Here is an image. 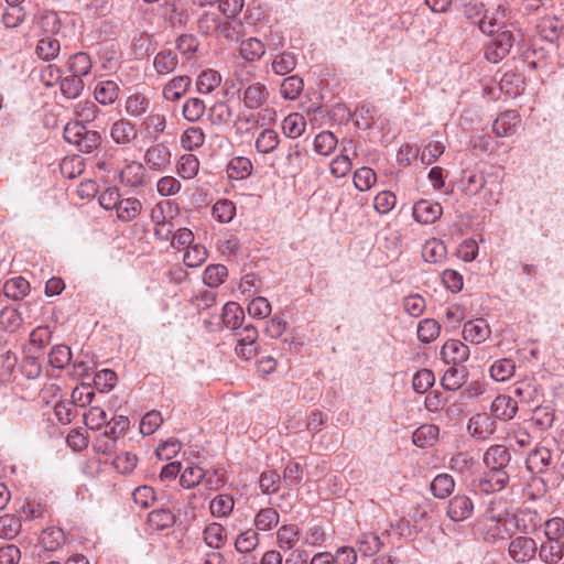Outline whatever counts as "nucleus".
I'll return each mask as SVG.
<instances>
[{
    "mask_svg": "<svg viewBox=\"0 0 564 564\" xmlns=\"http://www.w3.org/2000/svg\"><path fill=\"white\" fill-rule=\"evenodd\" d=\"M66 142L75 145L83 153H90L101 142V135L96 130H89L82 121L68 122L63 132Z\"/></svg>",
    "mask_w": 564,
    "mask_h": 564,
    "instance_id": "f257e3e1",
    "label": "nucleus"
},
{
    "mask_svg": "<svg viewBox=\"0 0 564 564\" xmlns=\"http://www.w3.org/2000/svg\"><path fill=\"white\" fill-rule=\"evenodd\" d=\"M490 41L485 47V57L490 63H498L503 59L513 46L514 37L511 31L499 29L495 30Z\"/></svg>",
    "mask_w": 564,
    "mask_h": 564,
    "instance_id": "f03ea898",
    "label": "nucleus"
},
{
    "mask_svg": "<svg viewBox=\"0 0 564 564\" xmlns=\"http://www.w3.org/2000/svg\"><path fill=\"white\" fill-rule=\"evenodd\" d=\"M237 345L235 347L236 355L243 359L250 360L259 352L257 340L259 333L256 326L248 323L234 332Z\"/></svg>",
    "mask_w": 564,
    "mask_h": 564,
    "instance_id": "7ed1b4c3",
    "label": "nucleus"
},
{
    "mask_svg": "<svg viewBox=\"0 0 564 564\" xmlns=\"http://www.w3.org/2000/svg\"><path fill=\"white\" fill-rule=\"evenodd\" d=\"M510 475L508 471L488 469L482 476L475 478L470 482V488L478 494H494L501 491L508 485Z\"/></svg>",
    "mask_w": 564,
    "mask_h": 564,
    "instance_id": "20e7f679",
    "label": "nucleus"
},
{
    "mask_svg": "<svg viewBox=\"0 0 564 564\" xmlns=\"http://www.w3.org/2000/svg\"><path fill=\"white\" fill-rule=\"evenodd\" d=\"M538 551L536 542L529 536L519 535L509 543L508 553L517 563H525L532 560Z\"/></svg>",
    "mask_w": 564,
    "mask_h": 564,
    "instance_id": "39448f33",
    "label": "nucleus"
},
{
    "mask_svg": "<svg viewBox=\"0 0 564 564\" xmlns=\"http://www.w3.org/2000/svg\"><path fill=\"white\" fill-rule=\"evenodd\" d=\"M497 430L495 420L486 413L473 415L467 424L468 433L476 440L485 441Z\"/></svg>",
    "mask_w": 564,
    "mask_h": 564,
    "instance_id": "423d86ee",
    "label": "nucleus"
},
{
    "mask_svg": "<svg viewBox=\"0 0 564 564\" xmlns=\"http://www.w3.org/2000/svg\"><path fill=\"white\" fill-rule=\"evenodd\" d=\"M171 151L164 143L151 145L144 153L147 166L156 172H163L171 163Z\"/></svg>",
    "mask_w": 564,
    "mask_h": 564,
    "instance_id": "0eeeda50",
    "label": "nucleus"
},
{
    "mask_svg": "<svg viewBox=\"0 0 564 564\" xmlns=\"http://www.w3.org/2000/svg\"><path fill=\"white\" fill-rule=\"evenodd\" d=\"M511 462V452L503 445H492L484 454L487 469L507 471Z\"/></svg>",
    "mask_w": 564,
    "mask_h": 564,
    "instance_id": "6e6552de",
    "label": "nucleus"
},
{
    "mask_svg": "<svg viewBox=\"0 0 564 564\" xmlns=\"http://www.w3.org/2000/svg\"><path fill=\"white\" fill-rule=\"evenodd\" d=\"M110 137L116 144L129 147L137 139L138 132L128 119H119L111 124Z\"/></svg>",
    "mask_w": 564,
    "mask_h": 564,
    "instance_id": "1a4fd4ad",
    "label": "nucleus"
},
{
    "mask_svg": "<svg viewBox=\"0 0 564 564\" xmlns=\"http://www.w3.org/2000/svg\"><path fill=\"white\" fill-rule=\"evenodd\" d=\"M474 511V502L466 495L454 496L447 507V516L455 522L468 519Z\"/></svg>",
    "mask_w": 564,
    "mask_h": 564,
    "instance_id": "9d476101",
    "label": "nucleus"
},
{
    "mask_svg": "<svg viewBox=\"0 0 564 564\" xmlns=\"http://www.w3.org/2000/svg\"><path fill=\"white\" fill-rule=\"evenodd\" d=\"M443 213V208L438 203H432L425 199L419 200L413 206V217L421 224L435 223Z\"/></svg>",
    "mask_w": 564,
    "mask_h": 564,
    "instance_id": "9b49d317",
    "label": "nucleus"
},
{
    "mask_svg": "<svg viewBox=\"0 0 564 564\" xmlns=\"http://www.w3.org/2000/svg\"><path fill=\"white\" fill-rule=\"evenodd\" d=\"M441 355L446 362L459 365L468 359L469 348L458 339H451L443 345Z\"/></svg>",
    "mask_w": 564,
    "mask_h": 564,
    "instance_id": "f8f14e48",
    "label": "nucleus"
},
{
    "mask_svg": "<svg viewBox=\"0 0 564 564\" xmlns=\"http://www.w3.org/2000/svg\"><path fill=\"white\" fill-rule=\"evenodd\" d=\"M490 327L482 318L471 319L464 324L463 337L473 344L484 343L490 336Z\"/></svg>",
    "mask_w": 564,
    "mask_h": 564,
    "instance_id": "ddd939ff",
    "label": "nucleus"
},
{
    "mask_svg": "<svg viewBox=\"0 0 564 564\" xmlns=\"http://www.w3.org/2000/svg\"><path fill=\"white\" fill-rule=\"evenodd\" d=\"M490 410L496 419L509 421L517 414L518 403L510 395L500 394L492 401Z\"/></svg>",
    "mask_w": 564,
    "mask_h": 564,
    "instance_id": "4468645a",
    "label": "nucleus"
},
{
    "mask_svg": "<svg viewBox=\"0 0 564 564\" xmlns=\"http://www.w3.org/2000/svg\"><path fill=\"white\" fill-rule=\"evenodd\" d=\"M269 97V91L264 84L253 83L248 85L242 94L243 105L249 109L261 108Z\"/></svg>",
    "mask_w": 564,
    "mask_h": 564,
    "instance_id": "2eb2a0df",
    "label": "nucleus"
},
{
    "mask_svg": "<svg viewBox=\"0 0 564 564\" xmlns=\"http://www.w3.org/2000/svg\"><path fill=\"white\" fill-rule=\"evenodd\" d=\"M520 122V116L517 110H508L498 116L494 121L492 131L497 137H508L514 133Z\"/></svg>",
    "mask_w": 564,
    "mask_h": 564,
    "instance_id": "dca6fc26",
    "label": "nucleus"
},
{
    "mask_svg": "<svg viewBox=\"0 0 564 564\" xmlns=\"http://www.w3.org/2000/svg\"><path fill=\"white\" fill-rule=\"evenodd\" d=\"M191 84L192 79L189 76H175L163 87V97L167 101H177L186 94Z\"/></svg>",
    "mask_w": 564,
    "mask_h": 564,
    "instance_id": "f3484780",
    "label": "nucleus"
},
{
    "mask_svg": "<svg viewBox=\"0 0 564 564\" xmlns=\"http://www.w3.org/2000/svg\"><path fill=\"white\" fill-rule=\"evenodd\" d=\"M243 319L245 313L241 306L235 302H228L223 307L219 325L235 332L243 325Z\"/></svg>",
    "mask_w": 564,
    "mask_h": 564,
    "instance_id": "a211bd4d",
    "label": "nucleus"
},
{
    "mask_svg": "<svg viewBox=\"0 0 564 564\" xmlns=\"http://www.w3.org/2000/svg\"><path fill=\"white\" fill-rule=\"evenodd\" d=\"M142 207V203L135 197H120L115 210L120 221L129 223L140 215Z\"/></svg>",
    "mask_w": 564,
    "mask_h": 564,
    "instance_id": "6ab92c4d",
    "label": "nucleus"
},
{
    "mask_svg": "<svg viewBox=\"0 0 564 564\" xmlns=\"http://www.w3.org/2000/svg\"><path fill=\"white\" fill-rule=\"evenodd\" d=\"M119 94V85L110 79L97 83L94 90L95 99L104 106L112 105L118 99Z\"/></svg>",
    "mask_w": 564,
    "mask_h": 564,
    "instance_id": "aec40b11",
    "label": "nucleus"
},
{
    "mask_svg": "<svg viewBox=\"0 0 564 564\" xmlns=\"http://www.w3.org/2000/svg\"><path fill=\"white\" fill-rule=\"evenodd\" d=\"M121 183L130 187H140L145 184V170L142 163L131 162L120 172Z\"/></svg>",
    "mask_w": 564,
    "mask_h": 564,
    "instance_id": "412c9836",
    "label": "nucleus"
},
{
    "mask_svg": "<svg viewBox=\"0 0 564 564\" xmlns=\"http://www.w3.org/2000/svg\"><path fill=\"white\" fill-rule=\"evenodd\" d=\"M66 67L70 74L83 78L90 74L93 61L88 53L77 52L68 57Z\"/></svg>",
    "mask_w": 564,
    "mask_h": 564,
    "instance_id": "4be33fe9",
    "label": "nucleus"
},
{
    "mask_svg": "<svg viewBox=\"0 0 564 564\" xmlns=\"http://www.w3.org/2000/svg\"><path fill=\"white\" fill-rule=\"evenodd\" d=\"M512 521L518 531L529 533L539 527L541 519L536 511L527 508L516 512Z\"/></svg>",
    "mask_w": 564,
    "mask_h": 564,
    "instance_id": "5701e85b",
    "label": "nucleus"
},
{
    "mask_svg": "<svg viewBox=\"0 0 564 564\" xmlns=\"http://www.w3.org/2000/svg\"><path fill=\"white\" fill-rule=\"evenodd\" d=\"M551 452L546 447H536L527 457V467L535 474H541L546 470L551 463Z\"/></svg>",
    "mask_w": 564,
    "mask_h": 564,
    "instance_id": "b1692460",
    "label": "nucleus"
},
{
    "mask_svg": "<svg viewBox=\"0 0 564 564\" xmlns=\"http://www.w3.org/2000/svg\"><path fill=\"white\" fill-rule=\"evenodd\" d=\"M23 325V318L18 308L13 306H4L0 311V329L6 333L13 334Z\"/></svg>",
    "mask_w": 564,
    "mask_h": 564,
    "instance_id": "393cba45",
    "label": "nucleus"
},
{
    "mask_svg": "<svg viewBox=\"0 0 564 564\" xmlns=\"http://www.w3.org/2000/svg\"><path fill=\"white\" fill-rule=\"evenodd\" d=\"M30 293V283L23 276L12 278L3 284V294L12 301H21Z\"/></svg>",
    "mask_w": 564,
    "mask_h": 564,
    "instance_id": "a878e982",
    "label": "nucleus"
},
{
    "mask_svg": "<svg viewBox=\"0 0 564 564\" xmlns=\"http://www.w3.org/2000/svg\"><path fill=\"white\" fill-rule=\"evenodd\" d=\"M59 52L61 43L53 36L42 37L35 46L36 56L44 62L54 61L59 55Z\"/></svg>",
    "mask_w": 564,
    "mask_h": 564,
    "instance_id": "bb28decb",
    "label": "nucleus"
},
{
    "mask_svg": "<svg viewBox=\"0 0 564 564\" xmlns=\"http://www.w3.org/2000/svg\"><path fill=\"white\" fill-rule=\"evenodd\" d=\"M178 64V58L172 50L160 51L153 61V66L159 75H167L174 72Z\"/></svg>",
    "mask_w": 564,
    "mask_h": 564,
    "instance_id": "cd10ccee",
    "label": "nucleus"
},
{
    "mask_svg": "<svg viewBox=\"0 0 564 564\" xmlns=\"http://www.w3.org/2000/svg\"><path fill=\"white\" fill-rule=\"evenodd\" d=\"M446 246L440 239L427 240L422 247V258L429 263H440L446 257Z\"/></svg>",
    "mask_w": 564,
    "mask_h": 564,
    "instance_id": "c85d7f7f",
    "label": "nucleus"
},
{
    "mask_svg": "<svg viewBox=\"0 0 564 564\" xmlns=\"http://www.w3.org/2000/svg\"><path fill=\"white\" fill-rule=\"evenodd\" d=\"M440 429L434 424H423L412 435L414 445L419 447L432 446L438 438Z\"/></svg>",
    "mask_w": 564,
    "mask_h": 564,
    "instance_id": "c756f323",
    "label": "nucleus"
},
{
    "mask_svg": "<svg viewBox=\"0 0 564 564\" xmlns=\"http://www.w3.org/2000/svg\"><path fill=\"white\" fill-rule=\"evenodd\" d=\"M539 551V558L545 564H558L564 556L562 543L557 541L543 542Z\"/></svg>",
    "mask_w": 564,
    "mask_h": 564,
    "instance_id": "7c9ffc66",
    "label": "nucleus"
},
{
    "mask_svg": "<svg viewBox=\"0 0 564 564\" xmlns=\"http://www.w3.org/2000/svg\"><path fill=\"white\" fill-rule=\"evenodd\" d=\"M85 89V83L82 77L76 75H68L62 77L59 83V90L66 99H77L80 97Z\"/></svg>",
    "mask_w": 564,
    "mask_h": 564,
    "instance_id": "2f4dec72",
    "label": "nucleus"
},
{
    "mask_svg": "<svg viewBox=\"0 0 564 564\" xmlns=\"http://www.w3.org/2000/svg\"><path fill=\"white\" fill-rule=\"evenodd\" d=\"M150 104V99L145 95L132 94L126 99L124 110L130 117L140 118L148 112Z\"/></svg>",
    "mask_w": 564,
    "mask_h": 564,
    "instance_id": "473e14b6",
    "label": "nucleus"
},
{
    "mask_svg": "<svg viewBox=\"0 0 564 564\" xmlns=\"http://www.w3.org/2000/svg\"><path fill=\"white\" fill-rule=\"evenodd\" d=\"M306 128V120L303 115L294 112L286 116L282 122V129L288 138L296 139L301 137Z\"/></svg>",
    "mask_w": 564,
    "mask_h": 564,
    "instance_id": "72a5a7b5",
    "label": "nucleus"
},
{
    "mask_svg": "<svg viewBox=\"0 0 564 564\" xmlns=\"http://www.w3.org/2000/svg\"><path fill=\"white\" fill-rule=\"evenodd\" d=\"M227 173L230 178L245 180L252 173V163L248 158L235 156L227 165Z\"/></svg>",
    "mask_w": 564,
    "mask_h": 564,
    "instance_id": "f704fd0d",
    "label": "nucleus"
},
{
    "mask_svg": "<svg viewBox=\"0 0 564 564\" xmlns=\"http://www.w3.org/2000/svg\"><path fill=\"white\" fill-rule=\"evenodd\" d=\"M65 542V533L61 528H47L40 536V543L45 551H56Z\"/></svg>",
    "mask_w": 564,
    "mask_h": 564,
    "instance_id": "c9c22d12",
    "label": "nucleus"
},
{
    "mask_svg": "<svg viewBox=\"0 0 564 564\" xmlns=\"http://www.w3.org/2000/svg\"><path fill=\"white\" fill-rule=\"evenodd\" d=\"M221 83V76L214 69L203 70L196 80V89L199 94L207 95L216 89Z\"/></svg>",
    "mask_w": 564,
    "mask_h": 564,
    "instance_id": "e433bc0d",
    "label": "nucleus"
},
{
    "mask_svg": "<svg viewBox=\"0 0 564 564\" xmlns=\"http://www.w3.org/2000/svg\"><path fill=\"white\" fill-rule=\"evenodd\" d=\"M455 480L448 474H440L431 482V491L435 498L445 499L454 490Z\"/></svg>",
    "mask_w": 564,
    "mask_h": 564,
    "instance_id": "4c0bfd02",
    "label": "nucleus"
},
{
    "mask_svg": "<svg viewBox=\"0 0 564 564\" xmlns=\"http://www.w3.org/2000/svg\"><path fill=\"white\" fill-rule=\"evenodd\" d=\"M514 370L516 365L509 358L496 360L489 369L490 377L498 382H503L510 379L513 376Z\"/></svg>",
    "mask_w": 564,
    "mask_h": 564,
    "instance_id": "58836bf2",
    "label": "nucleus"
},
{
    "mask_svg": "<svg viewBox=\"0 0 564 564\" xmlns=\"http://www.w3.org/2000/svg\"><path fill=\"white\" fill-rule=\"evenodd\" d=\"M280 143L278 133L270 128L262 130L256 139V149L263 154L273 152Z\"/></svg>",
    "mask_w": 564,
    "mask_h": 564,
    "instance_id": "ea45409f",
    "label": "nucleus"
},
{
    "mask_svg": "<svg viewBox=\"0 0 564 564\" xmlns=\"http://www.w3.org/2000/svg\"><path fill=\"white\" fill-rule=\"evenodd\" d=\"M239 51L243 59L252 62L260 59L264 54L265 48L260 40L256 37H249L241 42Z\"/></svg>",
    "mask_w": 564,
    "mask_h": 564,
    "instance_id": "a19ab883",
    "label": "nucleus"
},
{
    "mask_svg": "<svg viewBox=\"0 0 564 564\" xmlns=\"http://www.w3.org/2000/svg\"><path fill=\"white\" fill-rule=\"evenodd\" d=\"M206 477V471L196 465L187 466L180 476V485L185 489L198 486Z\"/></svg>",
    "mask_w": 564,
    "mask_h": 564,
    "instance_id": "79ce46f5",
    "label": "nucleus"
},
{
    "mask_svg": "<svg viewBox=\"0 0 564 564\" xmlns=\"http://www.w3.org/2000/svg\"><path fill=\"white\" fill-rule=\"evenodd\" d=\"M203 538L206 545L218 550L223 546L225 541V528L220 523L213 522L205 528Z\"/></svg>",
    "mask_w": 564,
    "mask_h": 564,
    "instance_id": "37998d69",
    "label": "nucleus"
},
{
    "mask_svg": "<svg viewBox=\"0 0 564 564\" xmlns=\"http://www.w3.org/2000/svg\"><path fill=\"white\" fill-rule=\"evenodd\" d=\"M300 530L295 524H284L276 532L278 544L283 550H291L299 541Z\"/></svg>",
    "mask_w": 564,
    "mask_h": 564,
    "instance_id": "c03bdc74",
    "label": "nucleus"
},
{
    "mask_svg": "<svg viewBox=\"0 0 564 564\" xmlns=\"http://www.w3.org/2000/svg\"><path fill=\"white\" fill-rule=\"evenodd\" d=\"M338 140L330 131H322L314 139V150L319 155H329L337 147Z\"/></svg>",
    "mask_w": 564,
    "mask_h": 564,
    "instance_id": "a18cd8bd",
    "label": "nucleus"
},
{
    "mask_svg": "<svg viewBox=\"0 0 564 564\" xmlns=\"http://www.w3.org/2000/svg\"><path fill=\"white\" fill-rule=\"evenodd\" d=\"M205 111V102L197 97L188 98L184 102L182 109L183 117L189 122H197L198 120H200Z\"/></svg>",
    "mask_w": 564,
    "mask_h": 564,
    "instance_id": "49530a36",
    "label": "nucleus"
},
{
    "mask_svg": "<svg viewBox=\"0 0 564 564\" xmlns=\"http://www.w3.org/2000/svg\"><path fill=\"white\" fill-rule=\"evenodd\" d=\"M148 522L155 530H164L175 523V516L167 509H158L149 513Z\"/></svg>",
    "mask_w": 564,
    "mask_h": 564,
    "instance_id": "de8ad7c7",
    "label": "nucleus"
},
{
    "mask_svg": "<svg viewBox=\"0 0 564 564\" xmlns=\"http://www.w3.org/2000/svg\"><path fill=\"white\" fill-rule=\"evenodd\" d=\"M72 360V350L66 345H55L48 354V362L56 369H63L69 365Z\"/></svg>",
    "mask_w": 564,
    "mask_h": 564,
    "instance_id": "09e8293b",
    "label": "nucleus"
},
{
    "mask_svg": "<svg viewBox=\"0 0 564 564\" xmlns=\"http://www.w3.org/2000/svg\"><path fill=\"white\" fill-rule=\"evenodd\" d=\"M235 501L229 495H218L210 501V513L217 518L228 517L234 509Z\"/></svg>",
    "mask_w": 564,
    "mask_h": 564,
    "instance_id": "8fccbe9b",
    "label": "nucleus"
},
{
    "mask_svg": "<svg viewBox=\"0 0 564 564\" xmlns=\"http://www.w3.org/2000/svg\"><path fill=\"white\" fill-rule=\"evenodd\" d=\"M506 18V8L502 4H498L496 11L492 13V17H488L487 14L479 22V29L484 33H494V29H501L505 25Z\"/></svg>",
    "mask_w": 564,
    "mask_h": 564,
    "instance_id": "3c124183",
    "label": "nucleus"
},
{
    "mask_svg": "<svg viewBox=\"0 0 564 564\" xmlns=\"http://www.w3.org/2000/svg\"><path fill=\"white\" fill-rule=\"evenodd\" d=\"M279 512L273 508H263L254 517V525L260 531H268L279 523Z\"/></svg>",
    "mask_w": 564,
    "mask_h": 564,
    "instance_id": "603ef678",
    "label": "nucleus"
},
{
    "mask_svg": "<svg viewBox=\"0 0 564 564\" xmlns=\"http://www.w3.org/2000/svg\"><path fill=\"white\" fill-rule=\"evenodd\" d=\"M205 142V133L199 127H189L181 135V144L186 150L200 148Z\"/></svg>",
    "mask_w": 564,
    "mask_h": 564,
    "instance_id": "864d4df0",
    "label": "nucleus"
},
{
    "mask_svg": "<svg viewBox=\"0 0 564 564\" xmlns=\"http://www.w3.org/2000/svg\"><path fill=\"white\" fill-rule=\"evenodd\" d=\"M236 215V206L229 199H219L213 206V217L221 223H230Z\"/></svg>",
    "mask_w": 564,
    "mask_h": 564,
    "instance_id": "5fc2aeb1",
    "label": "nucleus"
},
{
    "mask_svg": "<svg viewBox=\"0 0 564 564\" xmlns=\"http://www.w3.org/2000/svg\"><path fill=\"white\" fill-rule=\"evenodd\" d=\"M227 275L228 270L224 264H210L205 269L203 280L206 285L217 288L225 282Z\"/></svg>",
    "mask_w": 564,
    "mask_h": 564,
    "instance_id": "6e6d98bb",
    "label": "nucleus"
},
{
    "mask_svg": "<svg viewBox=\"0 0 564 564\" xmlns=\"http://www.w3.org/2000/svg\"><path fill=\"white\" fill-rule=\"evenodd\" d=\"M296 66V57L293 53L283 52L272 61V69L276 75L283 76L291 73Z\"/></svg>",
    "mask_w": 564,
    "mask_h": 564,
    "instance_id": "4d7b16f0",
    "label": "nucleus"
},
{
    "mask_svg": "<svg viewBox=\"0 0 564 564\" xmlns=\"http://www.w3.org/2000/svg\"><path fill=\"white\" fill-rule=\"evenodd\" d=\"M199 170V161L192 153L184 154L180 158L177 173L185 180L193 178Z\"/></svg>",
    "mask_w": 564,
    "mask_h": 564,
    "instance_id": "13d9d810",
    "label": "nucleus"
},
{
    "mask_svg": "<svg viewBox=\"0 0 564 564\" xmlns=\"http://www.w3.org/2000/svg\"><path fill=\"white\" fill-rule=\"evenodd\" d=\"M304 87L303 79L297 75H292L283 79L281 84V95L285 99H296Z\"/></svg>",
    "mask_w": 564,
    "mask_h": 564,
    "instance_id": "bf43d9fd",
    "label": "nucleus"
},
{
    "mask_svg": "<svg viewBox=\"0 0 564 564\" xmlns=\"http://www.w3.org/2000/svg\"><path fill=\"white\" fill-rule=\"evenodd\" d=\"M441 326L433 318H425L419 323L417 338L423 343H431L440 335Z\"/></svg>",
    "mask_w": 564,
    "mask_h": 564,
    "instance_id": "052dcab7",
    "label": "nucleus"
},
{
    "mask_svg": "<svg viewBox=\"0 0 564 564\" xmlns=\"http://www.w3.org/2000/svg\"><path fill=\"white\" fill-rule=\"evenodd\" d=\"M435 377L432 370L421 369L416 371L412 379L413 390L420 394L427 392L434 384Z\"/></svg>",
    "mask_w": 564,
    "mask_h": 564,
    "instance_id": "680f3d73",
    "label": "nucleus"
},
{
    "mask_svg": "<svg viewBox=\"0 0 564 564\" xmlns=\"http://www.w3.org/2000/svg\"><path fill=\"white\" fill-rule=\"evenodd\" d=\"M26 12L22 6H9L2 14V23L8 29L18 28L25 20Z\"/></svg>",
    "mask_w": 564,
    "mask_h": 564,
    "instance_id": "e2e57ef3",
    "label": "nucleus"
},
{
    "mask_svg": "<svg viewBox=\"0 0 564 564\" xmlns=\"http://www.w3.org/2000/svg\"><path fill=\"white\" fill-rule=\"evenodd\" d=\"M476 465L477 463L468 453H458L449 462V468L463 476L471 473Z\"/></svg>",
    "mask_w": 564,
    "mask_h": 564,
    "instance_id": "0e129e2a",
    "label": "nucleus"
},
{
    "mask_svg": "<svg viewBox=\"0 0 564 564\" xmlns=\"http://www.w3.org/2000/svg\"><path fill=\"white\" fill-rule=\"evenodd\" d=\"M513 393L521 403L531 404L538 398V388L531 381H518L514 383Z\"/></svg>",
    "mask_w": 564,
    "mask_h": 564,
    "instance_id": "69168bd1",
    "label": "nucleus"
},
{
    "mask_svg": "<svg viewBox=\"0 0 564 564\" xmlns=\"http://www.w3.org/2000/svg\"><path fill=\"white\" fill-rule=\"evenodd\" d=\"M63 77V70L56 64H47L40 69V82L46 88H53L55 85H59Z\"/></svg>",
    "mask_w": 564,
    "mask_h": 564,
    "instance_id": "338daca9",
    "label": "nucleus"
},
{
    "mask_svg": "<svg viewBox=\"0 0 564 564\" xmlns=\"http://www.w3.org/2000/svg\"><path fill=\"white\" fill-rule=\"evenodd\" d=\"M259 544V534L249 529L240 533L235 542V547L240 553H251Z\"/></svg>",
    "mask_w": 564,
    "mask_h": 564,
    "instance_id": "774afa93",
    "label": "nucleus"
}]
</instances>
